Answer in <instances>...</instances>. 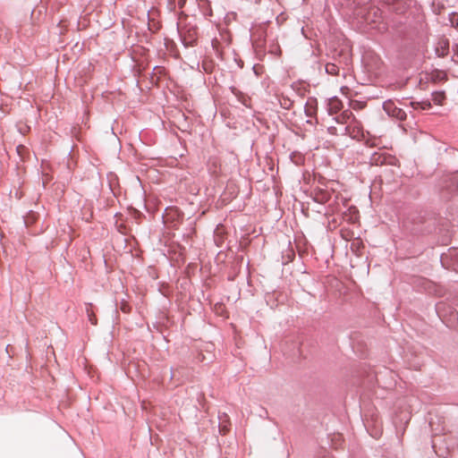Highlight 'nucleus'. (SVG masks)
<instances>
[{"mask_svg": "<svg viewBox=\"0 0 458 458\" xmlns=\"http://www.w3.org/2000/svg\"><path fill=\"white\" fill-rule=\"evenodd\" d=\"M449 52V40L447 38H440L436 46V53L438 56L444 57Z\"/></svg>", "mask_w": 458, "mask_h": 458, "instance_id": "3", "label": "nucleus"}, {"mask_svg": "<svg viewBox=\"0 0 458 458\" xmlns=\"http://www.w3.org/2000/svg\"><path fill=\"white\" fill-rule=\"evenodd\" d=\"M453 50H454V54H455V55H458V45H454V46L453 47Z\"/></svg>", "mask_w": 458, "mask_h": 458, "instance_id": "14", "label": "nucleus"}, {"mask_svg": "<svg viewBox=\"0 0 458 458\" xmlns=\"http://www.w3.org/2000/svg\"><path fill=\"white\" fill-rule=\"evenodd\" d=\"M456 254H458V251H455Z\"/></svg>", "mask_w": 458, "mask_h": 458, "instance_id": "17", "label": "nucleus"}, {"mask_svg": "<svg viewBox=\"0 0 458 458\" xmlns=\"http://www.w3.org/2000/svg\"><path fill=\"white\" fill-rule=\"evenodd\" d=\"M431 80L435 82L447 80V74L444 71L436 70L431 72Z\"/></svg>", "mask_w": 458, "mask_h": 458, "instance_id": "4", "label": "nucleus"}, {"mask_svg": "<svg viewBox=\"0 0 458 458\" xmlns=\"http://www.w3.org/2000/svg\"><path fill=\"white\" fill-rule=\"evenodd\" d=\"M120 309H121V310H122L123 312H124V313H129V312H130V310H131V307H130L127 303H125V302H123V303L121 304Z\"/></svg>", "mask_w": 458, "mask_h": 458, "instance_id": "12", "label": "nucleus"}, {"mask_svg": "<svg viewBox=\"0 0 458 458\" xmlns=\"http://www.w3.org/2000/svg\"><path fill=\"white\" fill-rule=\"evenodd\" d=\"M330 106L331 109L338 110L340 109L341 102L338 99H332L330 101Z\"/></svg>", "mask_w": 458, "mask_h": 458, "instance_id": "10", "label": "nucleus"}, {"mask_svg": "<svg viewBox=\"0 0 458 458\" xmlns=\"http://www.w3.org/2000/svg\"><path fill=\"white\" fill-rule=\"evenodd\" d=\"M326 72L330 75H337L339 73V67L335 64L328 63L326 64Z\"/></svg>", "mask_w": 458, "mask_h": 458, "instance_id": "8", "label": "nucleus"}, {"mask_svg": "<svg viewBox=\"0 0 458 458\" xmlns=\"http://www.w3.org/2000/svg\"><path fill=\"white\" fill-rule=\"evenodd\" d=\"M364 19L367 23L373 25L379 22L381 19V13L378 8L372 7L365 14Z\"/></svg>", "mask_w": 458, "mask_h": 458, "instance_id": "2", "label": "nucleus"}, {"mask_svg": "<svg viewBox=\"0 0 458 458\" xmlns=\"http://www.w3.org/2000/svg\"><path fill=\"white\" fill-rule=\"evenodd\" d=\"M329 199V194L327 192H320L317 193L315 199L318 202H326Z\"/></svg>", "mask_w": 458, "mask_h": 458, "instance_id": "9", "label": "nucleus"}, {"mask_svg": "<svg viewBox=\"0 0 458 458\" xmlns=\"http://www.w3.org/2000/svg\"><path fill=\"white\" fill-rule=\"evenodd\" d=\"M384 109L389 115L400 121L406 118V113L403 109L396 107L393 103H385Z\"/></svg>", "mask_w": 458, "mask_h": 458, "instance_id": "1", "label": "nucleus"}, {"mask_svg": "<svg viewBox=\"0 0 458 458\" xmlns=\"http://www.w3.org/2000/svg\"><path fill=\"white\" fill-rule=\"evenodd\" d=\"M450 21L453 26L457 27L458 26V13H453L450 15Z\"/></svg>", "mask_w": 458, "mask_h": 458, "instance_id": "11", "label": "nucleus"}, {"mask_svg": "<svg viewBox=\"0 0 458 458\" xmlns=\"http://www.w3.org/2000/svg\"><path fill=\"white\" fill-rule=\"evenodd\" d=\"M445 100V94L444 91H437L432 94V101L434 104L442 106Z\"/></svg>", "mask_w": 458, "mask_h": 458, "instance_id": "6", "label": "nucleus"}, {"mask_svg": "<svg viewBox=\"0 0 458 458\" xmlns=\"http://www.w3.org/2000/svg\"><path fill=\"white\" fill-rule=\"evenodd\" d=\"M86 313L91 325L96 326L98 324V319L96 314L94 313L93 305L91 303H88L86 305Z\"/></svg>", "mask_w": 458, "mask_h": 458, "instance_id": "5", "label": "nucleus"}, {"mask_svg": "<svg viewBox=\"0 0 458 458\" xmlns=\"http://www.w3.org/2000/svg\"><path fill=\"white\" fill-rule=\"evenodd\" d=\"M227 430H228V429H227V428H226V427H223V428L220 429V431H221L223 434H225Z\"/></svg>", "mask_w": 458, "mask_h": 458, "instance_id": "15", "label": "nucleus"}, {"mask_svg": "<svg viewBox=\"0 0 458 458\" xmlns=\"http://www.w3.org/2000/svg\"><path fill=\"white\" fill-rule=\"evenodd\" d=\"M411 106L414 109H422L426 110L430 108L431 104L429 101H421V102H411Z\"/></svg>", "mask_w": 458, "mask_h": 458, "instance_id": "7", "label": "nucleus"}, {"mask_svg": "<svg viewBox=\"0 0 458 458\" xmlns=\"http://www.w3.org/2000/svg\"><path fill=\"white\" fill-rule=\"evenodd\" d=\"M21 148H23V147H22V146H18L17 150H18V152H19V153H20V150H21Z\"/></svg>", "mask_w": 458, "mask_h": 458, "instance_id": "16", "label": "nucleus"}, {"mask_svg": "<svg viewBox=\"0 0 458 458\" xmlns=\"http://www.w3.org/2000/svg\"><path fill=\"white\" fill-rule=\"evenodd\" d=\"M352 4L355 5H361L362 4H364L366 2V0H352Z\"/></svg>", "mask_w": 458, "mask_h": 458, "instance_id": "13", "label": "nucleus"}]
</instances>
